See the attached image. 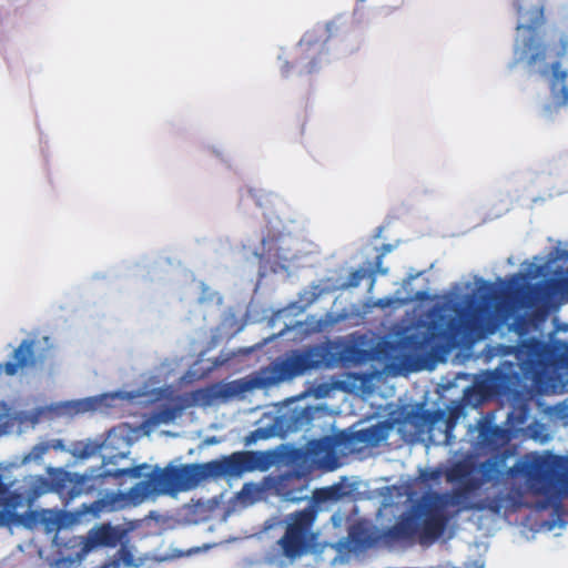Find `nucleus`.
Masks as SVG:
<instances>
[{
    "label": "nucleus",
    "mask_w": 568,
    "mask_h": 568,
    "mask_svg": "<svg viewBox=\"0 0 568 568\" xmlns=\"http://www.w3.org/2000/svg\"><path fill=\"white\" fill-rule=\"evenodd\" d=\"M336 490L337 488L334 487L324 488L317 493V497L322 500L331 499L335 495Z\"/></svg>",
    "instance_id": "24"
},
{
    "label": "nucleus",
    "mask_w": 568,
    "mask_h": 568,
    "mask_svg": "<svg viewBox=\"0 0 568 568\" xmlns=\"http://www.w3.org/2000/svg\"><path fill=\"white\" fill-rule=\"evenodd\" d=\"M337 440L332 436H325L310 443V453L318 459L332 462L328 469L336 467V447Z\"/></svg>",
    "instance_id": "12"
},
{
    "label": "nucleus",
    "mask_w": 568,
    "mask_h": 568,
    "mask_svg": "<svg viewBox=\"0 0 568 568\" xmlns=\"http://www.w3.org/2000/svg\"><path fill=\"white\" fill-rule=\"evenodd\" d=\"M442 471L439 469L424 470L420 474V479L425 483L436 481L440 478Z\"/></svg>",
    "instance_id": "22"
},
{
    "label": "nucleus",
    "mask_w": 568,
    "mask_h": 568,
    "mask_svg": "<svg viewBox=\"0 0 568 568\" xmlns=\"http://www.w3.org/2000/svg\"><path fill=\"white\" fill-rule=\"evenodd\" d=\"M262 493V488L255 483H245L237 496L243 501L254 503L258 500Z\"/></svg>",
    "instance_id": "15"
},
{
    "label": "nucleus",
    "mask_w": 568,
    "mask_h": 568,
    "mask_svg": "<svg viewBox=\"0 0 568 568\" xmlns=\"http://www.w3.org/2000/svg\"><path fill=\"white\" fill-rule=\"evenodd\" d=\"M314 45H315V41L312 40L311 36H305L298 42L297 51L300 54L308 53L313 49Z\"/></svg>",
    "instance_id": "21"
},
{
    "label": "nucleus",
    "mask_w": 568,
    "mask_h": 568,
    "mask_svg": "<svg viewBox=\"0 0 568 568\" xmlns=\"http://www.w3.org/2000/svg\"><path fill=\"white\" fill-rule=\"evenodd\" d=\"M307 486L306 477L301 471H287L277 476L273 488L275 493L288 501H297L304 498L303 491Z\"/></svg>",
    "instance_id": "10"
},
{
    "label": "nucleus",
    "mask_w": 568,
    "mask_h": 568,
    "mask_svg": "<svg viewBox=\"0 0 568 568\" xmlns=\"http://www.w3.org/2000/svg\"><path fill=\"white\" fill-rule=\"evenodd\" d=\"M271 466L270 456L264 452L241 450L222 456L204 464L169 465L164 468L154 467L145 478L126 493L112 500L100 499L87 509L93 516L103 510H113L123 506H138L150 497H158L176 491L195 488L206 478H240L254 470L265 471Z\"/></svg>",
    "instance_id": "2"
},
{
    "label": "nucleus",
    "mask_w": 568,
    "mask_h": 568,
    "mask_svg": "<svg viewBox=\"0 0 568 568\" xmlns=\"http://www.w3.org/2000/svg\"><path fill=\"white\" fill-rule=\"evenodd\" d=\"M501 436L503 429L496 425L484 424L479 429V438L488 447L497 446Z\"/></svg>",
    "instance_id": "14"
},
{
    "label": "nucleus",
    "mask_w": 568,
    "mask_h": 568,
    "mask_svg": "<svg viewBox=\"0 0 568 568\" xmlns=\"http://www.w3.org/2000/svg\"><path fill=\"white\" fill-rule=\"evenodd\" d=\"M193 398L203 405H210L213 399L219 398L216 385L195 390L193 393Z\"/></svg>",
    "instance_id": "16"
},
{
    "label": "nucleus",
    "mask_w": 568,
    "mask_h": 568,
    "mask_svg": "<svg viewBox=\"0 0 568 568\" xmlns=\"http://www.w3.org/2000/svg\"><path fill=\"white\" fill-rule=\"evenodd\" d=\"M88 480L85 475L58 470L50 478V487L62 499L69 501L85 491Z\"/></svg>",
    "instance_id": "9"
},
{
    "label": "nucleus",
    "mask_w": 568,
    "mask_h": 568,
    "mask_svg": "<svg viewBox=\"0 0 568 568\" xmlns=\"http://www.w3.org/2000/svg\"><path fill=\"white\" fill-rule=\"evenodd\" d=\"M48 450V446L44 444L37 445L32 448L31 455L34 459L41 458Z\"/></svg>",
    "instance_id": "25"
},
{
    "label": "nucleus",
    "mask_w": 568,
    "mask_h": 568,
    "mask_svg": "<svg viewBox=\"0 0 568 568\" xmlns=\"http://www.w3.org/2000/svg\"><path fill=\"white\" fill-rule=\"evenodd\" d=\"M383 258L384 253L378 254L375 258L374 268L368 271V277L371 278V287H373L375 284L376 274L386 275L388 273V268L383 266Z\"/></svg>",
    "instance_id": "17"
},
{
    "label": "nucleus",
    "mask_w": 568,
    "mask_h": 568,
    "mask_svg": "<svg viewBox=\"0 0 568 568\" xmlns=\"http://www.w3.org/2000/svg\"><path fill=\"white\" fill-rule=\"evenodd\" d=\"M366 276H368L367 270H364V268L355 270L349 274L346 286L347 287H357L361 284V282L363 281V278H365Z\"/></svg>",
    "instance_id": "19"
},
{
    "label": "nucleus",
    "mask_w": 568,
    "mask_h": 568,
    "mask_svg": "<svg viewBox=\"0 0 568 568\" xmlns=\"http://www.w3.org/2000/svg\"><path fill=\"white\" fill-rule=\"evenodd\" d=\"M454 315L438 314L425 332H416L402 341L407 358L427 362L445 356L460 346L473 345L491 333L490 310L479 303L455 306Z\"/></svg>",
    "instance_id": "3"
},
{
    "label": "nucleus",
    "mask_w": 568,
    "mask_h": 568,
    "mask_svg": "<svg viewBox=\"0 0 568 568\" xmlns=\"http://www.w3.org/2000/svg\"><path fill=\"white\" fill-rule=\"evenodd\" d=\"M322 363L323 355L317 348L295 349L285 357L273 361L251 378H240L216 385L217 396L226 399L254 388L270 387L318 368Z\"/></svg>",
    "instance_id": "5"
},
{
    "label": "nucleus",
    "mask_w": 568,
    "mask_h": 568,
    "mask_svg": "<svg viewBox=\"0 0 568 568\" xmlns=\"http://www.w3.org/2000/svg\"><path fill=\"white\" fill-rule=\"evenodd\" d=\"M148 467L149 466L146 464H141L139 466H134V467H130V468L118 469L114 473V476L115 477L130 476L132 478H140V477H142V470Z\"/></svg>",
    "instance_id": "18"
},
{
    "label": "nucleus",
    "mask_w": 568,
    "mask_h": 568,
    "mask_svg": "<svg viewBox=\"0 0 568 568\" xmlns=\"http://www.w3.org/2000/svg\"><path fill=\"white\" fill-rule=\"evenodd\" d=\"M349 536H351L352 541H353V542H355L356 545H358V546H361V547H366V546H368V541H367L366 539H362V538L358 536L357 531L352 530V531L349 532Z\"/></svg>",
    "instance_id": "26"
},
{
    "label": "nucleus",
    "mask_w": 568,
    "mask_h": 568,
    "mask_svg": "<svg viewBox=\"0 0 568 568\" xmlns=\"http://www.w3.org/2000/svg\"><path fill=\"white\" fill-rule=\"evenodd\" d=\"M255 434H256V432H253V433H251V435L246 438V444H247V445L255 440Z\"/></svg>",
    "instance_id": "30"
},
{
    "label": "nucleus",
    "mask_w": 568,
    "mask_h": 568,
    "mask_svg": "<svg viewBox=\"0 0 568 568\" xmlns=\"http://www.w3.org/2000/svg\"><path fill=\"white\" fill-rule=\"evenodd\" d=\"M484 389V385L478 386V390L481 392Z\"/></svg>",
    "instance_id": "33"
},
{
    "label": "nucleus",
    "mask_w": 568,
    "mask_h": 568,
    "mask_svg": "<svg viewBox=\"0 0 568 568\" xmlns=\"http://www.w3.org/2000/svg\"><path fill=\"white\" fill-rule=\"evenodd\" d=\"M357 353L359 354H365L366 352L365 351H361V349H356Z\"/></svg>",
    "instance_id": "32"
},
{
    "label": "nucleus",
    "mask_w": 568,
    "mask_h": 568,
    "mask_svg": "<svg viewBox=\"0 0 568 568\" xmlns=\"http://www.w3.org/2000/svg\"><path fill=\"white\" fill-rule=\"evenodd\" d=\"M359 439L363 442L379 440L382 437L378 436V429L371 427L358 433Z\"/></svg>",
    "instance_id": "20"
},
{
    "label": "nucleus",
    "mask_w": 568,
    "mask_h": 568,
    "mask_svg": "<svg viewBox=\"0 0 568 568\" xmlns=\"http://www.w3.org/2000/svg\"><path fill=\"white\" fill-rule=\"evenodd\" d=\"M389 251H390V245H384V246H383V252H382V253H384V255H385V254H386L387 252H389Z\"/></svg>",
    "instance_id": "31"
},
{
    "label": "nucleus",
    "mask_w": 568,
    "mask_h": 568,
    "mask_svg": "<svg viewBox=\"0 0 568 568\" xmlns=\"http://www.w3.org/2000/svg\"><path fill=\"white\" fill-rule=\"evenodd\" d=\"M427 415L415 407H403L396 419L397 429L405 442L413 443L424 433L427 424Z\"/></svg>",
    "instance_id": "8"
},
{
    "label": "nucleus",
    "mask_w": 568,
    "mask_h": 568,
    "mask_svg": "<svg viewBox=\"0 0 568 568\" xmlns=\"http://www.w3.org/2000/svg\"><path fill=\"white\" fill-rule=\"evenodd\" d=\"M123 531L110 524H102L88 532V544L92 547H115L122 539Z\"/></svg>",
    "instance_id": "11"
},
{
    "label": "nucleus",
    "mask_w": 568,
    "mask_h": 568,
    "mask_svg": "<svg viewBox=\"0 0 568 568\" xmlns=\"http://www.w3.org/2000/svg\"><path fill=\"white\" fill-rule=\"evenodd\" d=\"M294 65L291 64L290 62H285V64L282 67V73L283 75H287L290 70L293 68Z\"/></svg>",
    "instance_id": "29"
},
{
    "label": "nucleus",
    "mask_w": 568,
    "mask_h": 568,
    "mask_svg": "<svg viewBox=\"0 0 568 568\" xmlns=\"http://www.w3.org/2000/svg\"><path fill=\"white\" fill-rule=\"evenodd\" d=\"M566 54H568V36H562L559 39V49L556 55L558 59H562Z\"/></svg>",
    "instance_id": "23"
},
{
    "label": "nucleus",
    "mask_w": 568,
    "mask_h": 568,
    "mask_svg": "<svg viewBox=\"0 0 568 568\" xmlns=\"http://www.w3.org/2000/svg\"><path fill=\"white\" fill-rule=\"evenodd\" d=\"M480 476L474 463L459 460L445 473L446 480L458 485L449 493H429L417 501L408 514L383 532L387 544L410 540L415 537L422 545L439 539L450 520L448 507L459 510L489 511L495 515L515 513L523 506L525 493L542 496L549 500L568 494V466L564 457L557 455L529 454L518 459L509 469L511 479L520 480L521 487L498 489L493 496L471 500L485 483L497 474L494 463L485 462L479 467Z\"/></svg>",
    "instance_id": "1"
},
{
    "label": "nucleus",
    "mask_w": 568,
    "mask_h": 568,
    "mask_svg": "<svg viewBox=\"0 0 568 568\" xmlns=\"http://www.w3.org/2000/svg\"><path fill=\"white\" fill-rule=\"evenodd\" d=\"M95 452V447L87 445L81 452H79V457L88 458L93 455Z\"/></svg>",
    "instance_id": "27"
},
{
    "label": "nucleus",
    "mask_w": 568,
    "mask_h": 568,
    "mask_svg": "<svg viewBox=\"0 0 568 568\" xmlns=\"http://www.w3.org/2000/svg\"><path fill=\"white\" fill-rule=\"evenodd\" d=\"M19 496L12 494L0 476V526L11 523Z\"/></svg>",
    "instance_id": "13"
},
{
    "label": "nucleus",
    "mask_w": 568,
    "mask_h": 568,
    "mask_svg": "<svg viewBox=\"0 0 568 568\" xmlns=\"http://www.w3.org/2000/svg\"><path fill=\"white\" fill-rule=\"evenodd\" d=\"M36 341L31 338L23 339L17 348H14L11 358L0 363V377H12L19 373H23L37 365Z\"/></svg>",
    "instance_id": "7"
},
{
    "label": "nucleus",
    "mask_w": 568,
    "mask_h": 568,
    "mask_svg": "<svg viewBox=\"0 0 568 568\" xmlns=\"http://www.w3.org/2000/svg\"><path fill=\"white\" fill-rule=\"evenodd\" d=\"M516 11L524 22L518 23L517 31L524 34L520 44L516 48L519 61H526L528 67H541V74H547L549 68L546 63L548 45L542 42L540 28L545 23L544 6L537 3L530 9H526L519 1L516 3ZM568 72L561 68L560 61H555L550 65V75L548 79L550 102L545 105L544 111L551 115L568 106Z\"/></svg>",
    "instance_id": "4"
},
{
    "label": "nucleus",
    "mask_w": 568,
    "mask_h": 568,
    "mask_svg": "<svg viewBox=\"0 0 568 568\" xmlns=\"http://www.w3.org/2000/svg\"><path fill=\"white\" fill-rule=\"evenodd\" d=\"M317 514L314 506H307L286 516L284 535L277 541L285 558H300L316 545L318 534L314 531V524Z\"/></svg>",
    "instance_id": "6"
},
{
    "label": "nucleus",
    "mask_w": 568,
    "mask_h": 568,
    "mask_svg": "<svg viewBox=\"0 0 568 568\" xmlns=\"http://www.w3.org/2000/svg\"><path fill=\"white\" fill-rule=\"evenodd\" d=\"M317 63L314 59H311L310 62L306 64L305 69L306 72L312 73L316 70Z\"/></svg>",
    "instance_id": "28"
}]
</instances>
